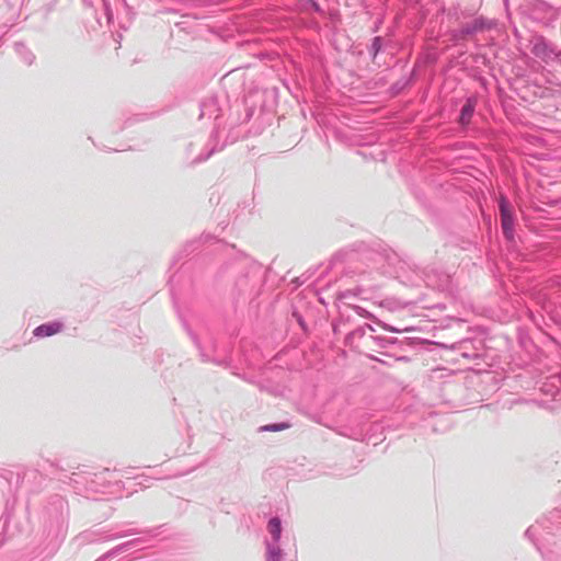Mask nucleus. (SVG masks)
Returning <instances> with one entry per match:
<instances>
[{"instance_id": "nucleus-1", "label": "nucleus", "mask_w": 561, "mask_h": 561, "mask_svg": "<svg viewBox=\"0 0 561 561\" xmlns=\"http://www.w3.org/2000/svg\"><path fill=\"white\" fill-rule=\"evenodd\" d=\"M501 222L504 234L507 239L513 238V216L507 201L502 197L500 201Z\"/></svg>"}, {"instance_id": "nucleus-2", "label": "nucleus", "mask_w": 561, "mask_h": 561, "mask_svg": "<svg viewBox=\"0 0 561 561\" xmlns=\"http://www.w3.org/2000/svg\"><path fill=\"white\" fill-rule=\"evenodd\" d=\"M61 328H62V324L59 322L45 323V324L37 327L34 330V335H36L38 337L50 336V335H54V334L60 332Z\"/></svg>"}, {"instance_id": "nucleus-3", "label": "nucleus", "mask_w": 561, "mask_h": 561, "mask_svg": "<svg viewBox=\"0 0 561 561\" xmlns=\"http://www.w3.org/2000/svg\"><path fill=\"white\" fill-rule=\"evenodd\" d=\"M474 112V103L471 100H468L467 103L462 106L461 113L459 116V122L462 125L469 124Z\"/></svg>"}, {"instance_id": "nucleus-4", "label": "nucleus", "mask_w": 561, "mask_h": 561, "mask_svg": "<svg viewBox=\"0 0 561 561\" xmlns=\"http://www.w3.org/2000/svg\"><path fill=\"white\" fill-rule=\"evenodd\" d=\"M267 528H268L270 534L273 536V538L275 540H278L280 537V530H282L280 520L278 518H272L268 522Z\"/></svg>"}, {"instance_id": "nucleus-5", "label": "nucleus", "mask_w": 561, "mask_h": 561, "mask_svg": "<svg viewBox=\"0 0 561 561\" xmlns=\"http://www.w3.org/2000/svg\"><path fill=\"white\" fill-rule=\"evenodd\" d=\"M289 428V424L287 423H278V424H268L261 427L263 432H278Z\"/></svg>"}, {"instance_id": "nucleus-6", "label": "nucleus", "mask_w": 561, "mask_h": 561, "mask_svg": "<svg viewBox=\"0 0 561 561\" xmlns=\"http://www.w3.org/2000/svg\"><path fill=\"white\" fill-rule=\"evenodd\" d=\"M268 561H279V550L271 551Z\"/></svg>"}]
</instances>
